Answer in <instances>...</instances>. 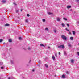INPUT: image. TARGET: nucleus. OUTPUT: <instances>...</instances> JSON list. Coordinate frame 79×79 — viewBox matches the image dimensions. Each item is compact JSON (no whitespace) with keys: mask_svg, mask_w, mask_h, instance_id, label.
Returning a JSON list of instances; mask_svg holds the SVG:
<instances>
[{"mask_svg":"<svg viewBox=\"0 0 79 79\" xmlns=\"http://www.w3.org/2000/svg\"><path fill=\"white\" fill-rule=\"evenodd\" d=\"M15 5H16V4H15V3H14Z\"/></svg>","mask_w":79,"mask_h":79,"instance_id":"obj_45","label":"nucleus"},{"mask_svg":"<svg viewBox=\"0 0 79 79\" xmlns=\"http://www.w3.org/2000/svg\"><path fill=\"white\" fill-rule=\"evenodd\" d=\"M48 15H52V13L50 12H48Z\"/></svg>","mask_w":79,"mask_h":79,"instance_id":"obj_14","label":"nucleus"},{"mask_svg":"<svg viewBox=\"0 0 79 79\" xmlns=\"http://www.w3.org/2000/svg\"><path fill=\"white\" fill-rule=\"evenodd\" d=\"M73 35H75V34H76V32H75V31H73Z\"/></svg>","mask_w":79,"mask_h":79,"instance_id":"obj_18","label":"nucleus"},{"mask_svg":"<svg viewBox=\"0 0 79 79\" xmlns=\"http://www.w3.org/2000/svg\"><path fill=\"white\" fill-rule=\"evenodd\" d=\"M9 42H12V40L11 39H10L9 40Z\"/></svg>","mask_w":79,"mask_h":79,"instance_id":"obj_12","label":"nucleus"},{"mask_svg":"<svg viewBox=\"0 0 79 79\" xmlns=\"http://www.w3.org/2000/svg\"><path fill=\"white\" fill-rule=\"evenodd\" d=\"M70 39L71 40H73V37H70Z\"/></svg>","mask_w":79,"mask_h":79,"instance_id":"obj_11","label":"nucleus"},{"mask_svg":"<svg viewBox=\"0 0 79 79\" xmlns=\"http://www.w3.org/2000/svg\"><path fill=\"white\" fill-rule=\"evenodd\" d=\"M2 41H3V40H2V39L0 40V42H2Z\"/></svg>","mask_w":79,"mask_h":79,"instance_id":"obj_25","label":"nucleus"},{"mask_svg":"<svg viewBox=\"0 0 79 79\" xmlns=\"http://www.w3.org/2000/svg\"><path fill=\"white\" fill-rule=\"evenodd\" d=\"M71 61L72 63H73V62H74V60L73 59H71Z\"/></svg>","mask_w":79,"mask_h":79,"instance_id":"obj_8","label":"nucleus"},{"mask_svg":"<svg viewBox=\"0 0 79 79\" xmlns=\"http://www.w3.org/2000/svg\"><path fill=\"white\" fill-rule=\"evenodd\" d=\"M66 74H69L68 71H67L66 72Z\"/></svg>","mask_w":79,"mask_h":79,"instance_id":"obj_31","label":"nucleus"},{"mask_svg":"<svg viewBox=\"0 0 79 79\" xmlns=\"http://www.w3.org/2000/svg\"><path fill=\"white\" fill-rule=\"evenodd\" d=\"M61 18H60V17H57V21H61Z\"/></svg>","mask_w":79,"mask_h":79,"instance_id":"obj_3","label":"nucleus"},{"mask_svg":"<svg viewBox=\"0 0 79 79\" xmlns=\"http://www.w3.org/2000/svg\"><path fill=\"white\" fill-rule=\"evenodd\" d=\"M61 25H62V27H64V26H65V25L64 24V23H62Z\"/></svg>","mask_w":79,"mask_h":79,"instance_id":"obj_9","label":"nucleus"},{"mask_svg":"<svg viewBox=\"0 0 79 79\" xmlns=\"http://www.w3.org/2000/svg\"><path fill=\"white\" fill-rule=\"evenodd\" d=\"M19 40H21V39H22V38H21V37H20L19 38Z\"/></svg>","mask_w":79,"mask_h":79,"instance_id":"obj_19","label":"nucleus"},{"mask_svg":"<svg viewBox=\"0 0 79 79\" xmlns=\"http://www.w3.org/2000/svg\"><path fill=\"white\" fill-rule=\"evenodd\" d=\"M55 77H56V76L55 75Z\"/></svg>","mask_w":79,"mask_h":79,"instance_id":"obj_44","label":"nucleus"},{"mask_svg":"<svg viewBox=\"0 0 79 79\" xmlns=\"http://www.w3.org/2000/svg\"><path fill=\"white\" fill-rule=\"evenodd\" d=\"M48 48H50V47L48 46Z\"/></svg>","mask_w":79,"mask_h":79,"instance_id":"obj_38","label":"nucleus"},{"mask_svg":"<svg viewBox=\"0 0 79 79\" xmlns=\"http://www.w3.org/2000/svg\"><path fill=\"white\" fill-rule=\"evenodd\" d=\"M11 63L12 64H13V60H11Z\"/></svg>","mask_w":79,"mask_h":79,"instance_id":"obj_28","label":"nucleus"},{"mask_svg":"<svg viewBox=\"0 0 79 79\" xmlns=\"http://www.w3.org/2000/svg\"><path fill=\"white\" fill-rule=\"evenodd\" d=\"M59 54L60 55H61V53H60V52H59Z\"/></svg>","mask_w":79,"mask_h":79,"instance_id":"obj_35","label":"nucleus"},{"mask_svg":"<svg viewBox=\"0 0 79 79\" xmlns=\"http://www.w3.org/2000/svg\"><path fill=\"white\" fill-rule=\"evenodd\" d=\"M67 8L68 9H69V8H71V6H68Z\"/></svg>","mask_w":79,"mask_h":79,"instance_id":"obj_6","label":"nucleus"},{"mask_svg":"<svg viewBox=\"0 0 79 79\" xmlns=\"http://www.w3.org/2000/svg\"><path fill=\"white\" fill-rule=\"evenodd\" d=\"M19 12V10H17L16 11V13H18Z\"/></svg>","mask_w":79,"mask_h":79,"instance_id":"obj_27","label":"nucleus"},{"mask_svg":"<svg viewBox=\"0 0 79 79\" xmlns=\"http://www.w3.org/2000/svg\"><path fill=\"white\" fill-rule=\"evenodd\" d=\"M69 34H71V33L70 32H69Z\"/></svg>","mask_w":79,"mask_h":79,"instance_id":"obj_37","label":"nucleus"},{"mask_svg":"<svg viewBox=\"0 0 79 79\" xmlns=\"http://www.w3.org/2000/svg\"><path fill=\"white\" fill-rule=\"evenodd\" d=\"M25 21H26V23H28V19H26L25 20Z\"/></svg>","mask_w":79,"mask_h":79,"instance_id":"obj_21","label":"nucleus"},{"mask_svg":"<svg viewBox=\"0 0 79 79\" xmlns=\"http://www.w3.org/2000/svg\"><path fill=\"white\" fill-rule=\"evenodd\" d=\"M77 2H78V3H79V0H77Z\"/></svg>","mask_w":79,"mask_h":79,"instance_id":"obj_34","label":"nucleus"},{"mask_svg":"<svg viewBox=\"0 0 79 79\" xmlns=\"http://www.w3.org/2000/svg\"><path fill=\"white\" fill-rule=\"evenodd\" d=\"M32 71L34 72V70H32Z\"/></svg>","mask_w":79,"mask_h":79,"instance_id":"obj_41","label":"nucleus"},{"mask_svg":"<svg viewBox=\"0 0 79 79\" xmlns=\"http://www.w3.org/2000/svg\"><path fill=\"white\" fill-rule=\"evenodd\" d=\"M66 25H67V26H68V27H69V24H67Z\"/></svg>","mask_w":79,"mask_h":79,"instance_id":"obj_29","label":"nucleus"},{"mask_svg":"<svg viewBox=\"0 0 79 79\" xmlns=\"http://www.w3.org/2000/svg\"><path fill=\"white\" fill-rule=\"evenodd\" d=\"M40 46H41V47H45V46L43 44H41L40 45Z\"/></svg>","mask_w":79,"mask_h":79,"instance_id":"obj_15","label":"nucleus"},{"mask_svg":"<svg viewBox=\"0 0 79 79\" xmlns=\"http://www.w3.org/2000/svg\"><path fill=\"white\" fill-rule=\"evenodd\" d=\"M58 48H62V49H64V48H65V47L64 46V45H60V46H58Z\"/></svg>","mask_w":79,"mask_h":79,"instance_id":"obj_1","label":"nucleus"},{"mask_svg":"<svg viewBox=\"0 0 79 79\" xmlns=\"http://www.w3.org/2000/svg\"><path fill=\"white\" fill-rule=\"evenodd\" d=\"M52 58L54 61H55V56H54V55L52 56Z\"/></svg>","mask_w":79,"mask_h":79,"instance_id":"obj_4","label":"nucleus"},{"mask_svg":"<svg viewBox=\"0 0 79 79\" xmlns=\"http://www.w3.org/2000/svg\"><path fill=\"white\" fill-rule=\"evenodd\" d=\"M42 21H43V22H45V19H42Z\"/></svg>","mask_w":79,"mask_h":79,"instance_id":"obj_24","label":"nucleus"},{"mask_svg":"<svg viewBox=\"0 0 79 79\" xmlns=\"http://www.w3.org/2000/svg\"><path fill=\"white\" fill-rule=\"evenodd\" d=\"M27 16H28V17H29V16L30 15H29L27 14Z\"/></svg>","mask_w":79,"mask_h":79,"instance_id":"obj_33","label":"nucleus"},{"mask_svg":"<svg viewBox=\"0 0 79 79\" xmlns=\"http://www.w3.org/2000/svg\"><path fill=\"white\" fill-rule=\"evenodd\" d=\"M55 56L56 57H57V54L56 53H55Z\"/></svg>","mask_w":79,"mask_h":79,"instance_id":"obj_26","label":"nucleus"},{"mask_svg":"<svg viewBox=\"0 0 79 79\" xmlns=\"http://www.w3.org/2000/svg\"><path fill=\"white\" fill-rule=\"evenodd\" d=\"M22 10H23L21 9V11H22Z\"/></svg>","mask_w":79,"mask_h":79,"instance_id":"obj_42","label":"nucleus"},{"mask_svg":"<svg viewBox=\"0 0 79 79\" xmlns=\"http://www.w3.org/2000/svg\"><path fill=\"white\" fill-rule=\"evenodd\" d=\"M10 26V24L6 23L5 25V26Z\"/></svg>","mask_w":79,"mask_h":79,"instance_id":"obj_10","label":"nucleus"},{"mask_svg":"<svg viewBox=\"0 0 79 79\" xmlns=\"http://www.w3.org/2000/svg\"><path fill=\"white\" fill-rule=\"evenodd\" d=\"M67 31H69V30H67Z\"/></svg>","mask_w":79,"mask_h":79,"instance_id":"obj_43","label":"nucleus"},{"mask_svg":"<svg viewBox=\"0 0 79 79\" xmlns=\"http://www.w3.org/2000/svg\"><path fill=\"white\" fill-rule=\"evenodd\" d=\"M2 2L3 3H6V0H2Z\"/></svg>","mask_w":79,"mask_h":79,"instance_id":"obj_7","label":"nucleus"},{"mask_svg":"<svg viewBox=\"0 0 79 79\" xmlns=\"http://www.w3.org/2000/svg\"><path fill=\"white\" fill-rule=\"evenodd\" d=\"M77 54H78V55L79 56V52H77Z\"/></svg>","mask_w":79,"mask_h":79,"instance_id":"obj_22","label":"nucleus"},{"mask_svg":"<svg viewBox=\"0 0 79 79\" xmlns=\"http://www.w3.org/2000/svg\"><path fill=\"white\" fill-rule=\"evenodd\" d=\"M1 69H3V67H1Z\"/></svg>","mask_w":79,"mask_h":79,"instance_id":"obj_32","label":"nucleus"},{"mask_svg":"<svg viewBox=\"0 0 79 79\" xmlns=\"http://www.w3.org/2000/svg\"><path fill=\"white\" fill-rule=\"evenodd\" d=\"M61 37L62 39L64 40H66V37L64 35H62V36H61Z\"/></svg>","mask_w":79,"mask_h":79,"instance_id":"obj_2","label":"nucleus"},{"mask_svg":"<svg viewBox=\"0 0 79 79\" xmlns=\"http://www.w3.org/2000/svg\"><path fill=\"white\" fill-rule=\"evenodd\" d=\"M30 49H31V48H28V50H30Z\"/></svg>","mask_w":79,"mask_h":79,"instance_id":"obj_36","label":"nucleus"},{"mask_svg":"<svg viewBox=\"0 0 79 79\" xmlns=\"http://www.w3.org/2000/svg\"><path fill=\"white\" fill-rule=\"evenodd\" d=\"M64 53L65 55H66L67 54H66V53L64 52Z\"/></svg>","mask_w":79,"mask_h":79,"instance_id":"obj_39","label":"nucleus"},{"mask_svg":"<svg viewBox=\"0 0 79 79\" xmlns=\"http://www.w3.org/2000/svg\"><path fill=\"white\" fill-rule=\"evenodd\" d=\"M0 64H3V62H0Z\"/></svg>","mask_w":79,"mask_h":79,"instance_id":"obj_30","label":"nucleus"},{"mask_svg":"<svg viewBox=\"0 0 79 79\" xmlns=\"http://www.w3.org/2000/svg\"><path fill=\"white\" fill-rule=\"evenodd\" d=\"M62 78H65V76L63 74L62 76Z\"/></svg>","mask_w":79,"mask_h":79,"instance_id":"obj_13","label":"nucleus"},{"mask_svg":"<svg viewBox=\"0 0 79 79\" xmlns=\"http://www.w3.org/2000/svg\"><path fill=\"white\" fill-rule=\"evenodd\" d=\"M63 19H64L65 21H67V19L65 18H63Z\"/></svg>","mask_w":79,"mask_h":79,"instance_id":"obj_16","label":"nucleus"},{"mask_svg":"<svg viewBox=\"0 0 79 79\" xmlns=\"http://www.w3.org/2000/svg\"><path fill=\"white\" fill-rule=\"evenodd\" d=\"M65 29H66V30L67 31V30H68V29H67V28H66Z\"/></svg>","mask_w":79,"mask_h":79,"instance_id":"obj_40","label":"nucleus"},{"mask_svg":"<svg viewBox=\"0 0 79 79\" xmlns=\"http://www.w3.org/2000/svg\"><path fill=\"white\" fill-rule=\"evenodd\" d=\"M5 44V43H3V44Z\"/></svg>","mask_w":79,"mask_h":79,"instance_id":"obj_46","label":"nucleus"},{"mask_svg":"<svg viewBox=\"0 0 79 79\" xmlns=\"http://www.w3.org/2000/svg\"><path fill=\"white\" fill-rule=\"evenodd\" d=\"M45 66L46 68H48V66L47 64H45Z\"/></svg>","mask_w":79,"mask_h":79,"instance_id":"obj_17","label":"nucleus"},{"mask_svg":"<svg viewBox=\"0 0 79 79\" xmlns=\"http://www.w3.org/2000/svg\"><path fill=\"white\" fill-rule=\"evenodd\" d=\"M68 45L69 47H71V45L69 43H68Z\"/></svg>","mask_w":79,"mask_h":79,"instance_id":"obj_5","label":"nucleus"},{"mask_svg":"<svg viewBox=\"0 0 79 79\" xmlns=\"http://www.w3.org/2000/svg\"><path fill=\"white\" fill-rule=\"evenodd\" d=\"M45 30H46V31H48V29L47 28H46Z\"/></svg>","mask_w":79,"mask_h":79,"instance_id":"obj_23","label":"nucleus"},{"mask_svg":"<svg viewBox=\"0 0 79 79\" xmlns=\"http://www.w3.org/2000/svg\"><path fill=\"white\" fill-rule=\"evenodd\" d=\"M54 32L55 33H56V30L54 29Z\"/></svg>","mask_w":79,"mask_h":79,"instance_id":"obj_20","label":"nucleus"}]
</instances>
